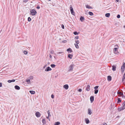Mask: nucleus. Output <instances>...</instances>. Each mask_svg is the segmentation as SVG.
I'll use <instances>...</instances> for the list:
<instances>
[{
  "mask_svg": "<svg viewBox=\"0 0 125 125\" xmlns=\"http://www.w3.org/2000/svg\"><path fill=\"white\" fill-rule=\"evenodd\" d=\"M115 0L117 2H119V0Z\"/></svg>",
  "mask_w": 125,
  "mask_h": 125,
  "instance_id": "6e6d98bb",
  "label": "nucleus"
},
{
  "mask_svg": "<svg viewBox=\"0 0 125 125\" xmlns=\"http://www.w3.org/2000/svg\"><path fill=\"white\" fill-rule=\"evenodd\" d=\"M86 8H88V9H93L92 8V7L90 6L89 5H86Z\"/></svg>",
  "mask_w": 125,
  "mask_h": 125,
  "instance_id": "4be33fe9",
  "label": "nucleus"
},
{
  "mask_svg": "<svg viewBox=\"0 0 125 125\" xmlns=\"http://www.w3.org/2000/svg\"><path fill=\"white\" fill-rule=\"evenodd\" d=\"M125 63H123V64L121 68V72L122 73H123L125 70Z\"/></svg>",
  "mask_w": 125,
  "mask_h": 125,
  "instance_id": "7ed1b4c3",
  "label": "nucleus"
},
{
  "mask_svg": "<svg viewBox=\"0 0 125 125\" xmlns=\"http://www.w3.org/2000/svg\"><path fill=\"white\" fill-rule=\"evenodd\" d=\"M51 97L52 98H54V95H52L51 96Z\"/></svg>",
  "mask_w": 125,
  "mask_h": 125,
  "instance_id": "09e8293b",
  "label": "nucleus"
},
{
  "mask_svg": "<svg viewBox=\"0 0 125 125\" xmlns=\"http://www.w3.org/2000/svg\"><path fill=\"white\" fill-rule=\"evenodd\" d=\"M15 89L16 90H19L20 89V87L17 85H15L14 87Z\"/></svg>",
  "mask_w": 125,
  "mask_h": 125,
  "instance_id": "f3484780",
  "label": "nucleus"
},
{
  "mask_svg": "<svg viewBox=\"0 0 125 125\" xmlns=\"http://www.w3.org/2000/svg\"><path fill=\"white\" fill-rule=\"evenodd\" d=\"M85 121L86 123L87 124H88L90 122L88 118L85 119Z\"/></svg>",
  "mask_w": 125,
  "mask_h": 125,
  "instance_id": "f8f14e48",
  "label": "nucleus"
},
{
  "mask_svg": "<svg viewBox=\"0 0 125 125\" xmlns=\"http://www.w3.org/2000/svg\"><path fill=\"white\" fill-rule=\"evenodd\" d=\"M98 87L99 86H97L94 87V89H95V90H98L97 89L98 88Z\"/></svg>",
  "mask_w": 125,
  "mask_h": 125,
  "instance_id": "2f4dec72",
  "label": "nucleus"
},
{
  "mask_svg": "<svg viewBox=\"0 0 125 125\" xmlns=\"http://www.w3.org/2000/svg\"><path fill=\"white\" fill-rule=\"evenodd\" d=\"M90 100L91 103L93 102L94 100V97L93 96H91L90 97Z\"/></svg>",
  "mask_w": 125,
  "mask_h": 125,
  "instance_id": "ddd939ff",
  "label": "nucleus"
},
{
  "mask_svg": "<svg viewBox=\"0 0 125 125\" xmlns=\"http://www.w3.org/2000/svg\"><path fill=\"white\" fill-rule=\"evenodd\" d=\"M31 19L30 17H29L28 18V21H31Z\"/></svg>",
  "mask_w": 125,
  "mask_h": 125,
  "instance_id": "e433bc0d",
  "label": "nucleus"
},
{
  "mask_svg": "<svg viewBox=\"0 0 125 125\" xmlns=\"http://www.w3.org/2000/svg\"><path fill=\"white\" fill-rule=\"evenodd\" d=\"M63 42H66V40H65V41H64Z\"/></svg>",
  "mask_w": 125,
  "mask_h": 125,
  "instance_id": "5fc2aeb1",
  "label": "nucleus"
},
{
  "mask_svg": "<svg viewBox=\"0 0 125 125\" xmlns=\"http://www.w3.org/2000/svg\"><path fill=\"white\" fill-rule=\"evenodd\" d=\"M90 86L89 85H87L86 87V90L87 91H89L90 90Z\"/></svg>",
  "mask_w": 125,
  "mask_h": 125,
  "instance_id": "1a4fd4ad",
  "label": "nucleus"
},
{
  "mask_svg": "<svg viewBox=\"0 0 125 125\" xmlns=\"http://www.w3.org/2000/svg\"><path fill=\"white\" fill-rule=\"evenodd\" d=\"M67 52H72V51L71 49L70 48H69L67 50Z\"/></svg>",
  "mask_w": 125,
  "mask_h": 125,
  "instance_id": "a211bd4d",
  "label": "nucleus"
},
{
  "mask_svg": "<svg viewBox=\"0 0 125 125\" xmlns=\"http://www.w3.org/2000/svg\"><path fill=\"white\" fill-rule=\"evenodd\" d=\"M49 116H47L46 117V118L47 119H49Z\"/></svg>",
  "mask_w": 125,
  "mask_h": 125,
  "instance_id": "864d4df0",
  "label": "nucleus"
},
{
  "mask_svg": "<svg viewBox=\"0 0 125 125\" xmlns=\"http://www.w3.org/2000/svg\"><path fill=\"white\" fill-rule=\"evenodd\" d=\"M125 109L123 107H119L118 108V111L120 112L121 111L124 110Z\"/></svg>",
  "mask_w": 125,
  "mask_h": 125,
  "instance_id": "423d86ee",
  "label": "nucleus"
},
{
  "mask_svg": "<svg viewBox=\"0 0 125 125\" xmlns=\"http://www.w3.org/2000/svg\"><path fill=\"white\" fill-rule=\"evenodd\" d=\"M79 32H77V31H74L73 32L74 34L75 35H77L78 34Z\"/></svg>",
  "mask_w": 125,
  "mask_h": 125,
  "instance_id": "c756f323",
  "label": "nucleus"
},
{
  "mask_svg": "<svg viewBox=\"0 0 125 125\" xmlns=\"http://www.w3.org/2000/svg\"><path fill=\"white\" fill-rule=\"evenodd\" d=\"M125 79V75L124 74L123 77V78L122 79V81H124V80Z\"/></svg>",
  "mask_w": 125,
  "mask_h": 125,
  "instance_id": "7c9ffc66",
  "label": "nucleus"
},
{
  "mask_svg": "<svg viewBox=\"0 0 125 125\" xmlns=\"http://www.w3.org/2000/svg\"><path fill=\"white\" fill-rule=\"evenodd\" d=\"M2 83H0V87H2Z\"/></svg>",
  "mask_w": 125,
  "mask_h": 125,
  "instance_id": "3c124183",
  "label": "nucleus"
},
{
  "mask_svg": "<svg viewBox=\"0 0 125 125\" xmlns=\"http://www.w3.org/2000/svg\"><path fill=\"white\" fill-rule=\"evenodd\" d=\"M107 79L108 81H110L112 80L111 77L110 76H108L107 77Z\"/></svg>",
  "mask_w": 125,
  "mask_h": 125,
  "instance_id": "6ab92c4d",
  "label": "nucleus"
},
{
  "mask_svg": "<svg viewBox=\"0 0 125 125\" xmlns=\"http://www.w3.org/2000/svg\"><path fill=\"white\" fill-rule=\"evenodd\" d=\"M74 65L73 64H71L69 67V70L70 71L72 70L73 68Z\"/></svg>",
  "mask_w": 125,
  "mask_h": 125,
  "instance_id": "0eeeda50",
  "label": "nucleus"
},
{
  "mask_svg": "<svg viewBox=\"0 0 125 125\" xmlns=\"http://www.w3.org/2000/svg\"><path fill=\"white\" fill-rule=\"evenodd\" d=\"M63 53V52H58L57 53L58 54H62Z\"/></svg>",
  "mask_w": 125,
  "mask_h": 125,
  "instance_id": "ea45409f",
  "label": "nucleus"
},
{
  "mask_svg": "<svg viewBox=\"0 0 125 125\" xmlns=\"http://www.w3.org/2000/svg\"><path fill=\"white\" fill-rule=\"evenodd\" d=\"M30 14L32 15H35L37 13L36 11L34 9H32L30 10Z\"/></svg>",
  "mask_w": 125,
  "mask_h": 125,
  "instance_id": "f03ea898",
  "label": "nucleus"
},
{
  "mask_svg": "<svg viewBox=\"0 0 125 125\" xmlns=\"http://www.w3.org/2000/svg\"><path fill=\"white\" fill-rule=\"evenodd\" d=\"M70 10L72 14L73 15H74L75 13L71 5H70Z\"/></svg>",
  "mask_w": 125,
  "mask_h": 125,
  "instance_id": "20e7f679",
  "label": "nucleus"
},
{
  "mask_svg": "<svg viewBox=\"0 0 125 125\" xmlns=\"http://www.w3.org/2000/svg\"><path fill=\"white\" fill-rule=\"evenodd\" d=\"M60 124V123L59 122H55L54 124L55 125H59Z\"/></svg>",
  "mask_w": 125,
  "mask_h": 125,
  "instance_id": "c85d7f7f",
  "label": "nucleus"
},
{
  "mask_svg": "<svg viewBox=\"0 0 125 125\" xmlns=\"http://www.w3.org/2000/svg\"><path fill=\"white\" fill-rule=\"evenodd\" d=\"M47 113L48 114V116H51L50 114V112L49 111H48L47 112Z\"/></svg>",
  "mask_w": 125,
  "mask_h": 125,
  "instance_id": "c9c22d12",
  "label": "nucleus"
},
{
  "mask_svg": "<svg viewBox=\"0 0 125 125\" xmlns=\"http://www.w3.org/2000/svg\"><path fill=\"white\" fill-rule=\"evenodd\" d=\"M51 70L52 69L50 67H48L45 69V71H51Z\"/></svg>",
  "mask_w": 125,
  "mask_h": 125,
  "instance_id": "9d476101",
  "label": "nucleus"
},
{
  "mask_svg": "<svg viewBox=\"0 0 125 125\" xmlns=\"http://www.w3.org/2000/svg\"><path fill=\"white\" fill-rule=\"evenodd\" d=\"M122 106L125 109V101L122 103Z\"/></svg>",
  "mask_w": 125,
  "mask_h": 125,
  "instance_id": "a878e982",
  "label": "nucleus"
},
{
  "mask_svg": "<svg viewBox=\"0 0 125 125\" xmlns=\"http://www.w3.org/2000/svg\"><path fill=\"white\" fill-rule=\"evenodd\" d=\"M30 78L31 79H33V77L32 76H30Z\"/></svg>",
  "mask_w": 125,
  "mask_h": 125,
  "instance_id": "de8ad7c7",
  "label": "nucleus"
},
{
  "mask_svg": "<svg viewBox=\"0 0 125 125\" xmlns=\"http://www.w3.org/2000/svg\"><path fill=\"white\" fill-rule=\"evenodd\" d=\"M51 66L52 68H54L55 66V65L54 64H52L51 65Z\"/></svg>",
  "mask_w": 125,
  "mask_h": 125,
  "instance_id": "473e14b6",
  "label": "nucleus"
},
{
  "mask_svg": "<svg viewBox=\"0 0 125 125\" xmlns=\"http://www.w3.org/2000/svg\"><path fill=\"white\" fill-rule=\"evenodd\" d=\"M84 18L82 16L80 17V20L82 22H83L84 20Z\"/></svg>",
  "mask_w": 125,
  "mask_h": 125,
  "instance_id": "dca6fc26",
  "label": "nucleus"
},
{
  "mask_svg": "<svg viewBox=\"0 0 125 125\" xmlns=\"http://www.w3.org/2000/svg\"><path fill=\"white\" fill-rule=\"evenodd\" d=\"M98 90H94V93L95 94H97L98 92Z\"/></svg>",
  "mask_w": 125,
  "mask_h": 125,
  "instance_id": "f704fd0d",
  "label": "nucleus"
},
{
  "mask_svg": "<svg viewBox=\"0 0 125 125\" xmlns=\"http://www.w3.org/2000/svg\"><path fill=\"white\" fill-rule=\"evenodd\" d=\"M103 125H107V124L106 123H104L103 124Z\"/></svg>",
  "mask_w": 125,
  "mask_h": 125,
  "instance_id": "8fccbe9b",
  "label": "nucleus"
},
{
  "mask_svg": "<svg viewBox=\"0 0 125 125\" xmlns=\"http://www.w3.org/2000/svg\"><path fill=\"white\" fill-rule=\"evenodd\" d=\"M120 15H119V14L117 16V18H120Z\"/></svg>",
  "mask_w": 125,
  "mask_h": 125,
  "instance_id": "79ce46f5",
  "label": "nucleus"
},
{
  "mask_svg": "<svg viewBox=\"0 0 125 125\" xmlns=\"http://www.w3.org/2000/svg\"><path fill=\"white\" fill-rule=\"evenodd\" d=\"M124 27L125 28V26H124Z\"/></svg>",
  "mask_w": 125,
  "mask_h": 125,
  "instance_id": "4d7b16f0",
  "label": "nucleus"
},
{
  "mask_svg": "<svg viewBox=\"0 0 125 125\" xmlns=\"http://www.w3.org/2000/svg\"><path fill=\"white\" fill-rule=\"evenodd\" d=\"M88 113L89 115H91L92 113V112L90 109L89 108L88 109Z\"/></svg>",
  "mask_w": 125,
  "mask_h": 125,
  "instance_id": "2eb2a0df",
  "label": "nucleus"
},
{
  "mask_svg": "<svg viewBox=\"0 0 125 125\" xmlns=\"http://www.w3.org/2000/svg\"><path fill=\"white\" fill-rule=\"evenodd\" d=\"M15 81V80H8V82L9 83H10L11 82H13Z\"/></svg>",
  "mask_w": 125,
  "mask_h": 125,
  "instance_id": "5701e85b",
  "label": "nucleus"
},
{
  "mask_svg": "<svg viewBox=\"0 0 125 125\" xmlns=\"http://www.w3.org/2000/svg\"><path fill=\"white\" fill-rule=\"evenodd\" d=\"M35 115L37 117H40L41 116V114L39 112H37L36 114Z\"/></svg>",
  "mask_w": 125,
  "mask_h": 125,
  "instance_id": "6e6552de",
  "label": "nucleus"
},
{
  "mask_svg": "<svg viewBox=\"0 0 125 125\" xmlns=\"http://www.w3.org/2000/svg\"><path fill=\"white\" fill-rule=\"evenodd\" d=\"M27 0H24V1H23V2H27Z\"/></svg>",
  "mask_w": 125,
  "mask_h": 125,
  "instance_id": "603ef678",
  "label": "nucleus"
},
{
  "mask_svg": "<svg viewBox=\"0 0 125 125\" xmlns=\"http://www.w3.org/2000/svg\"><path fill=\"white\" fill-rule=\"evenodd\" d=\"M29 92L32 94H34L35 93V92L33 91H30Z\"/></svg>",
  "mask_w": 125,
  "mask_h": 125,
  "instance_id": "b1692460",
  "label": "nucleus"
},
{
  "mask_svg": "<svg viewBox=\"0 0 125 125\" xmlns=\"http://www.w3.org/2000/svg\"><path fill=\"white\" fill-rule=\"evenodd\" d=\"M72 56L73 55H71V54H69L68 55V57L70 59H71L72 58Z\"/></svg>",
  "mask_w": 125,
  "mask_h": 125,
  "instance_id": "393cba45",
  "label": "nucleus"
},
{
  "mask_svg": "<svg viewBox=\"0 0 125 125\" xmlns=\"http://www.w3.org/2000/svg\"><path fill=\"white\" fill-rule=\"evenodd\" d=\"M74 38L76 39H78L79 38V37L78 36H76Z\"/></svg>",
  "mask_w": 125,
  "mask_h": 125,
  "instance_id": "c03bdc74",
  "label": "nucleus"
},
{
  "mask_svg": "<svg viewBox=\"0 0 125 125\" xmlns=\"http://www.w3.org/2000/svg\"><path fill=\"white\" fill-rule=\"evenodd\" d=\"M117 103H118V104L120 103L121 102L122 100H121V99H120V98H118L117 99Z\"/></svg>",
  "mask_w": 125,
  "mask_h": 125,
  "instance_id": "4468645a",
  "label": "nucleus"
},
{
  "mask_svg": "<svg viewBox=\"0 0 125 125\" xmlns=\"http://www.w3.org/2000/svg\"><path fill=\"white\" fill-rule=\"evenodd\" d=\"M23 53L24 54H26L28 53V52L26 51H23Z\"/></svg>",
  "mask_w": 125,
  "mask_h": 125,
  "instance_id": "4c0bfd02",
  "label": "nucleus"
},
{
  "mask_svg": "<svg viewBox=\"0 0 125 125\" xmlns=\"http://www.w3.org/2000/svg\"><path fill=\"white\" fill-rule=\"evenodd\" d=\"M42 123L44 124H45L46 123V121L45 119H43L42 120Z\"/></svg>",
  "mask_w": 125,
  "mask_h": 125,
  "instance_id": "bb28decb",
  "label": "nucleus"
},
{
  "mask_svg": "<svg viewBox=\"0 0 125 125\" xmlns=\"http://www.w3.org/2000/svg\"><path fill=\"white\" fill-rule=\"evenodd\" d=\"M36 8L38 9H39L40 8V7L39 6H38L36 7Z\"/></svg>",
  "mask_w": 125,
  "mask_h": 125,
  "instance_id": "a18cd8bd",
  "label": "nucleus"
},
{
  "mask_svg": "<svg viewBox=\"0 0 125 125\" xmlns=\"http://www.w3.org/2000/svg\"><path fill=\"white\" fill-rule=\"evenodd\" d=\"M78 91L79 92H81L82 91V90L81 89H79L78 90Z\"/></svg>",
  "mask_w": 125,
  "mask_h": 125,
  "instance_id": "49530a36",
  "label": "nucleus"
},
{
  "mask_svg": "<svg viewBox=\"0 0 125 125\" xmlns=\"http://www.w3.org/2000/svg\"><path fill=\"white\" fill-rule=\"evenodd\" d=\"M89 14L91 16H93L94 15L93 13L91 11H89Z\"/></svg>",
  "mask_w": 125,
  "mask_h": 125,
  "instance_id": "cd10ccee",
  "label": "nucleus"
},
{
  "mask_svg": "<svg viewBox=\"0 0 125 125\" xmlns=\"http://www.w3.org/2000/svg\"><path fill=\"white\" fill-rule=\"evenodd\" d=\"M26 82L28 83H30V80H26Z\"/></svg>",
  "mask_w": 125,
  "mask_h": 125,
  "instance_id": "a19ab883",
  "label": "nucleus"
},
{
  "mask_svg": "<svg viewBox=\"0 0 125 125\" xmlns=\"http://www.w3.org/2000/svg\"><path fill=\"white\" fill-rule=\"evenodd\" d=\"M112 70L114 71H115L116 70V67L115 66L113 65L112 66Z\"/></svg>",
  "mask_w": 125,
  "mask_h": 125,
  "instance_id": "aec40b11",
  "label": "nucleus"
},
{
  "mask_svg": "<svg viewBox=\"0 0 125 125\" xmlns=\"http://www.w3.org/2000/svg\"><path fill=\"white\" fill-rule=\"evenodd\" d=\"M75 42L76 43V44H78L79 43V41L78 40H75Z\"/></svg>",
  "mask_w": 125,
  "mask_h": 125,
  "instance_id": "58836bf2",
  "label": "nucleus"
},
{
  "mask_svg": "<svg viewBox=\"0 0 125 125\" xmlns=\"http://www.w3.org/2000/svg\"><path fill=\"white\" fill-rule=\"evenodd\" d=\"M63 87L66 89H67L68 88L69 86L68 85L65 84L63 86Z\"/></svg>",
  "mask_w": 125,
  "mask_h": 125,
  "instance_id": "9b49d317",
  "label": "nucleus"
},
{
  "mask_svg": "<svg viewBox=\"0 0 125 125\" xmlns=\"http://www.w3.org/2000/svg\"><path fill=\"white\" fill-rule=\"evenodd\" d=\"M119 46L118 45L115 46L114 49L113 51L114 53L115 54H118L119 53L118 51Z\"/></svg>",
  "mask_w": 125,
  "mask_h": 125,
  "instance_id": "f257e3e1",
  "label": "nucleus"
},
{
  "mask_svg": "<svg viewBox=\"0 0 125 125\" xmlns=\"http://www.w3.org/2000/svg\"><path fill=\"white\" fill-rule=\"evenodd\" d=\"M110 15V13H106L105 14V16L107 17H109Z\"/></svg>",
  "mask_w": 125,
  "mask_h": 125,
  "instance_id": "412c9836",
  "label": "nucleus"
},
{
  "mask_svg": "<svg viewBox=\"0 0 125 125\" xmlns=\"http://www.w3.org/2000/svg\"><path fill=\"white\" fill-rule=\"evenodd\" d=\"M124 74L125 75V73H124Z\"/></svg>",
  "mask_w": 125,
  "mask_h": 125,
  "instance_id": "13d9d810",
  "label": "nucleus"
},
{
  "mask_svg": "<svg viewBox=\"0 0 125 125\" xmlns=\"http://www.w3.org/2000/svg\"><path fill=\"white\" fill-rule=\"evenodd\" d=\"M61 26H62V28L63 29H64V25L63 24H62V25Z\"/></svg>",
  "mask_w": 125,
  "mask_h": 125,
  "instance_id": "37998d69",
  "label": "nucleus"
},
{
  "mask_svg": "<svg viewBox=\"0 0 125 125\" xmlns=\"http://www.w3.org/2000/svg\"><path fill=\"white\" fill-rule=\"evenodd\" d=\"M117 94L118 96L119 97H121L123 95V93L119 91H118Z\"/></svg>",
  "mask_w": 125,
  "mask_h": 125,
  "instance_id": "39448f33",
  "label": "nucleus"
},
{
  "mask_svg": "<svg viewBox=\"0 0 125 125\" xmlns=\"http://www.w3.org/2000/svg\"><path fill=\"white\" fill-rule=\"evenodd\" d=\"M78 44H75V47L77 48H79V46L78 45Z\"/></svg>",
  "mask_w": 125,
  "mask_h": 125,
  "instance_id": "72a5a7b5",
  "label": "nucleus"
}]
</instances>
